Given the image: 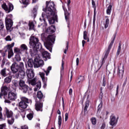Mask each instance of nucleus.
Wrapping results in <instances>:
<instances>
[{
    "instance_id": "obj_1",
    "label": "nucleus",
    "mask_w": 129,
    "mask_h": 129,
    "mask_svg": "<svg viewBox=\"0 0 129 129\" xmlns=\"http://www.w3.org/2000/svg\"><path fill=\"white\" fill-rule=\"evenodd\" d=\"M46 8L43 9V11L45 12V14H44V13L42 14L41 17L42 19L40 18V21L43 22L44 24L46 26V20L44 18V17L46 16V17H50L55 16L56 15V8H55V4L53 2H46Z\"/></svg>"
},
{
    "instance_id": "obj_2",
    "label": "nucleus",
    "mask_w": 129,
    "mask_h": 129,
    "mask_svg": "<svg viewBox=\"0 0 129 129\" xmlns=\"http://www.w3.org/2000/svg\"><path fill=\"white\" fill-rule=\"evenodd\" d=\"M29 44L32 49H30L29 53L31 56H36L38 51H42V44L39 42V39L35 36L30 37Z\"/></svg>"
},
{
    "instance_id": "obj_3",
    "label": "nucleus",
    "mask_w": 129,
    "mask_h": 129,
    "mask_svg": "<svg viewBox=\"0 0 129 129\" xmlns=\"http://www.w3.org/2000/svg\"><path fill=\"white\" fill-rule=\"evenodd\" d=\"M45 41L44 43L45 47H46V49L49 50L50 52H52V45H53V43L55 42V35H48L46 38Z\"/></svg>"
},
{
    "instance_id": "obj_4",
    "label": "nucleus",
    "mask_w": 129,
    "mask_h": 129,
    "mask_svg": "<svg viewBox=\"0 0 129 129\" xmlns=\"http://www.w3.org/2000/svg\"><path fill=\"white\" fill-rule=\"evenodd\" d=\"M21 100L19 104V107H21V108L25 109L28 107V104H32V100L29 99L26 97H22Z\"/></svg>"
},
{
    "instance_id": "obj_5",
    "label": "nucleus",
    "mask_w": 129,
    "mask_h": 129,
    "mask_svg": "<svg viewBox=\"0 0 129 129\" xmlns=\"http://www.w3.org/2000/svg\"><path fill=\"white\" fill-rule=\"evenodd\" d=\"M18 97V94L16 91H10L8 95L7 99L5 100V102L6 103H11V101H15Z\"/></svg>"
},
{
    "instance_id": "obj_6",
    "label": "nucleus",
    "mask_w": 129,
    "mask_h": 129,
    "mask_svg": "<svg viewBox=\"0 0 129 129\" xmlns=\"http://www.w3.org/2000/svg\"><path fill=\"white\" fill-rule=\"evenodd\" d=\"M28 82L29 84L32 85V86H35V85H36V87L34 88V91H38V90L41 88V86H42L41 81H38V82H37V81H36V78L29 80Z\"/></svg>"
},
{
    "instance_id": "obj_7",
    "label": "nucleus",
    "mask_w": 129,
    "mask_h": 129,
    "mask_svg": "<svg viewBox=\"0 0 129 129\" xmlns=\"http://www.w3.org/2000/svg\"><path fill=\"white\" fill-rule=\"evenodd\" d=\"M19 89L21 90L23 93H27L29 89V86L26 84L24 81L20 80L19 82Z\"/></svg>"
},
{
    "instance_id": "obj_8",
    "label": "nucleus",
    "mask_w": 129,
    "mask_h": 129,
    "mask_svg": "<svg viewBox=\"0 0 129 129\" xmlns=\"http://www.w3.org/2000/svg\"><path fill=\"white\" fill-rule=\"evenodd\" d=\"M116 37V34H114L113 35V40L111 41L110 44L109 45L108 48L107 50L106 51V53L105 54V55L104 56V58H103V61L107 58V56H108V54H109V52H110V50L112 47V45H113V43H114V40H115V37Z\"/></svg>"
},
{
    "instance_id": "obj_9",
    "label": "nucleus",
    "mask_w": 129,
    "mask_h": 129,
    "mask_svg": "<svg viewBox=\"0 0 129 129\" xmlns=\"http://www.w3.org/2000/svg\"><path fill=\"white\" fill-rule=\"evenodd\" d=\"M5 22L7 31L9 32H12V30H13L12 27H13V24H14L13 20L10 18H6Z\"/></svg>"
},
{
    "instance_id": "obj_10",
    "label": "nucleus",
    "mask_w": 129,
    "mask_h": 129,
    "mask_svg": "<svg viewBox=\"0 0 129 129\" xmlns=\"http://www.w3.org/2000/svg\"><path fill=\"white\" fill-rule=\"evenodd\" d=\"M10 90V88L8 87L7 86H3L1 89L0 92V98L2 99L3 98V96H6L8 95V93Z\"/></svg>"
},
{
    "instance_id": "obj_11",
    "label": "nucleus",
    "mask_w": 129,
    "mask_h": 129,
    "mask_svg": "<svg viewBox=\"0 0 129 129\" xmlns=\"http://www.w3.org/2000/svg\"><path fill=\"white\" fill-rule=\"evenodd\" d=\"M26 77V72L24 70H19L15 75L16 79H24Z\"/></svg>"
},
{
    "instance_id": "obj_12",
    "label": "nucleus",
    "mask_w": 129,
    "mask_h": 129,
    "mask_svg": "<svg viewBox=\"0 0 129 129\" xmlns=\"http://www.w3.org/2000/svg\"><path fill=\"white\" fill-rule=\"evenodd\" d=\"M2 8L6 11V13H11L12 11L14 10V6L12 4H10L9 5V7H8V6H7V4L6 3H4L2 5Z\"/></svg>"
},
{
    "instance_id": "obj_13",
    "label": "nucleus",
    "mask_w": 129,
    "mask_h": 129,
    "mask_svg": "<svg viewBox=\"0 0 129 129\" xmlns=\"http://www.w3.org/2000/svg\"><path fill=\"white\" fill-rule=\"evenodd\" d=\"M118 71L117 72V76L120 78V79H122L123 77V73L124 72V69L123 68V64L120 63L118 67Z\"/></svg>"
},
{
    "instance_id": "obj_14",
    "label": "nucleus",
    "mask_w": 129,
    "mask_h": 129,
    "mask_svg": "<svg viewBox=\"0 0 129 129\" xmlns=\"http://www.w3.org/2000/svg\"><path fill=\"white\" fill-rule=\"evenodd\" d=\"M34 67L36 68L41 67L44 65V61L42 59H40V58L36 57L34 59Z\"/></svg>"
},
{
    "instance_id": "obj_15",
    "label": "nucleus",
    "mask_w": 129,
    "mask_h": 129,
    "mask_svg": "<svg viewBox=\"0 0 129 129\" xmlns=\"http://www.w3.org/2000/svg\"><path fill=\"white\" fill-rule=\"evenodd\" d=\"M11 70L13 74H16L17 72H19V64L14 62L11 67Z\"/></svg>"
},
{
    "instance_id": "obj_16",
    "label": "nucleus",
    "mask_w": 129,
    "mask_h": 129,
    "mask_svg": "<svg viewBox=\"0 0 129 129\" xmlns=\"http://www.w3.org/2000/svg\"><path fill=\"white\" fill-rule=\"evenodd\" d=\"M26 74L29 79H33V78L35 77V73L32 69H28L26 70Z\"/></svg>"
},
{
    "instance_id": "obj_17",
    "label": "nucleus",
    "mask_w": 129,
    "mask_h": 129,
    "mask_svg": "<svg viewBox=\"0 0 129 129\" xmlns=\"http://www.w3.org/2000/svg\"><path fill=\"white\" fill-rule=\"evenodd\" d=\"M5 115L8 118H11V117H13V115H14V113L13 112V111L6 107L5 110Z\"/></svg>"
},
{
    "instance_id": "obj_18",
    "label": "nucleus",
    "mask_w": 129,
    "mask_h": 129,
    "mask_svg": "<svg viewBox=\"0 0 129 129\" xmlns=\"http://www.w3.org/2000/svg\"><path fill=\"white\" fill-rule=\"evenodd\" d=\"M35 109L37 111H43V103L41 102L37 101L35 103Z\"/></svg>"
},
{
    "instance_id": "obj_19",
    "label": "nucleus",
    "mask_w": 129,
    "mask_h": 129,
    "mask_svg": "<svg viewBox=\"0 0 129 129\" xmlns=\"http://www.w3.org/2000/svg\"><path fill=\"white\" fill-rule=\"evenodd\" d=\"M109 123L110 125H112V126L116 125V124L117 123V119L115 118V116H110Z\"/></svg>"
},
{
    "instance_id": "obj_20",
    "label": "nucleus",
    "mask_w": 129,
    "mask_h": 129,
    "mask_svg": "<svg viewBox=\"0 0 129 129\" xmlns=\"http://www.w3.org/2000/svg\"><path fill=\"white\" fill-rule=\"evenodd\" d=\"M40 52L42 53V55L43 58H44L45 61H47V59H50V53L47 51H43V49L41 47V51Z\"/></svg>"
},
{
    "instance_id": "obj_21",
    "label": "nucleus",
    "mask_w": 129,
    "mask_h": 129,
    "mask_svg": "<svg viewBox=\"0 0 129 129\" xmlns=\"http://www.w3.org/2000/svg\"><path fill=\"white\" fill-rule=\"evenodd\" d=\"M55 26L54 25H51L46 29V32L48 34H53V33H54L55 32Z\"/></svg>"
},
{
    "instance_id": "obj_22",
    "label": "nucleus",
    "mask_w": 129,
    "mask_h": 129,
    "mask_svg": "<svg viewBox=\"0 0 129 129\" xmlns=\"http://www.w3.org/2000/svg\"><path fill=\"white\" fill-rule=\"evenodd\" d=\"M15 46V42H13L11 44H8L5 47V52H10L13 51V47Z\"/></svg>"
},
{
    "instance_id": "obj_23",
    "label": "nucleus",
    "mask_w": 129,
    "mask_h": 129,
    "mask_svg": "<svg viewBox=\"0 0 129 129\" xmlns=\"http://www.w3.org/2000/svg\"><path fill=\"white\" fill-rule=\"evenodd\" d=\"M7 71H10V70L7 69V68H5L4 69H2L0 72V74L3 77H7L9 74L7 73Z\"/></svg>"
},
{
    "instance_id": "obj_24",
    "label": "nucleus",
    "mask_w": 129,
    "mask_h": 129,
    "mask_svg": "<svg viewBox=\"0 0 129 129\" xmlns=\"http://www.w3.org/2000/svg\"><path fill=\"white\" fill-rule=\"evenodd\" d=\"M13 79V76H9L6 77L4 79V83L6 84H9L12 82V80Z\"/></svg>"
},
{
    "instance_id": "obj_25",
    "label": "nucleus",
    "mask_w": 129,
    "mask_h": 129,
    "mask_svg": "<svg viewBox=\"0 0 129 129\" xmlns=\"http://www.w3.org/2000/svg\"><path fill=\"white\" fill-rule=\"evenodd\" d=\"M37 97L39 99V100H42V99H44V98H45V96H44V95H43V93H42L41 91L37 92Z\"/></svg>"
},
{
    "instance_id": "obj_26",
    "label": "nucleus",
    "mask_w": 129,
    "mask_h": 129,
    "mask_svg": "<svg viewBox=\"0 0 129 129\" xmlns=\"http://www.w3.org/2000/svg\"><path fill=\"white\" fill-rule=\"evenodd\" d=\"M20 49H21V51L22 52H25L27 53V52H28V46L25 44H21L20 46Z\"/></svg>"
},
{
    "instance_id": "obj_27",
    "label": "nucleus",
    "mask_w": 129,
    "mask_h": 129,
    "mask_svg": "<svg viewBox=\"0 0 129 129\" xmlns=\"http://www.w3.org/2000/svg\"><path fill=\"white\" fill-rule=\"evenodd\" d=\"M28 66L30 68H32L33 66H35V62L33 61V59L30 58L28 59Z\"/></svg>"
},
{
    "instance_id": "obj_28",
    "label": "nucleus",
    "mask_w": 129,
    "mask_h": 129,
    "mask_svg": "<svg viewBox=\"0 0 129 129\" xmlns=\"http://www.w3.org/2000/svg\"><path fill=\"white\" fill-rule=\"evenodd\" d=\"M54 17H55V15H53L52 17H49L46 16L47 19H48L49 23L50 25H53L55 23V20L54 19Z\"/></svg>"
},
{
    "instance_id": "obj_29",
    "label": "nucleus",
    "mask_w": 129,
    "mask_h": 129,
    "mask_svg": "<svg viewBox=\"0 0 129 129\" xmlns=\"http://www.w3.org/2000/svg\"><path fill=\"white\" fill-rule=\"evenodd\" d=\"M62 8L63 11H64L65 19L66 21H68L69 20V16L70 14H69V13H68V12L66 11V9L65 8V7H64V6H62Z\"/></svg>"
},
{
    "instance_id": "obj_30",
    "label": "nucleus",
    "mask_w": 129,
    "mask_h": 129,
    "mask_svg": "<svg viewBox=\"0 0 129 129\" xmlns=\"http://www.w3.org/2000/svg\"><path fill=\"white\" fill-rule=\"evenodd\" d=\"M14 53H15L17 54L20 55V54H22V49L20 47V48L18 47H15L14 48Z\"/></svg>"
},
{
    "instance_id": "obj_31",
    "label": "nucleus",
    "mask_w": 129,
    "mask_h": 129,
    "mask_svg": "<svg viewBox=\"0 0 129 129\" xmlns=\"http://www.w3.org/2000/svg\"><path fill=\"white\" fill-rule=\"evenodd\" d=\"M92 5L93 6V8L94 9V18H95V15L96 14V6L95 5V2L94 1H92Z\"/></svg>"
},
{
    "instance_id": "obj_32",
    "label": "nucleus",
    "mask_w": 129,
    "mask_h": 129,
    "mask_svg": "<svg viewBox=\"0 0 129 129\" xmlns=\"http://www.w3.org/2000/svg\"><path fill=\"white\" fill-rule=\"evenodd\" d=\"M19 69V70H25V67L24 66V62H20L19 63V65H18Z\"/></svg>"
},
{
    "instance_id": "obj_33",
    "label": "nucleus",
    "mask_w": 129,
    "mask_h": 129,
    "mask_svg": "<svg viewBox=\"0 0 129 129\" xmlns=\"http://www.w3.org/2000/svg\"><path fill=\"white\" fill-rule=\"evenodd\" d=\"M112 8V6H111V5H109L106 11L107 15H110V13H111Z\"/></svg>"
},
{
    "instance_id": "obj_34",
    "label": "nucleus",
    "mask_w": 129,
    "mask_h": 129,
    "mask_svg": "<svg viewBox=\"0 0 129 129\" xmlns=\"http://www.w3.org/2000/svg\"><path fill=\"white\" fill-rule=\"evenodd\" d=\"M29 27V30H34L35 25H34V22H29L28 24Z\"/></svg>"
},
{
    "instance_id": "obj_35",
    "label": "nucleus",
    "mask_w": 129,
    "mask_h": 129,
    "mask_svg": "<svg viewBox=\"0 0 129 129\" xmlns=\"http://www.w3.org/2000/svg\"><path fill=\"white\" fill-rule=\"evenodd\" d=\"M14 122H15V118L12 117L11 119H9L8 120V123L9 124L12 125L13 124V123H14Z\"/></svg>"
},
{
    "instance_id": "obj_36",
    "label": "nucleus",
    "mask_w": 129,
    "mask_h": 129,
    "mask_svg": "<svg viewBox=\"0 0 129 129\" xmlns=\"http://www.w3.org/2000/svg\"><path fill=\"white\" fill-rule=\"evenodd\" d=\"M84 35V39L87 40V42H89V38L87 37V31H85L83 33Z\"/></svg>"
},
{
    "instance_id": "obj_37",
    "label": "nucleus",
    "mask_w": 129,
    "mask_h": 129,
    "mask_svg": "<svg viewBox=\"0 0 129 129\" xmlns=\"http://www.w3.org/2000/svg\"><path fill=\"white\" fill-rule=\"evenodd\" d=\"M109 25V19L107 18L104 24V28L105 29H107L108 28V25Z\"/></svg>"
},
{
    "instance_id": "obj_38",
    "label": "nucleus",
    "mask_w": 129,
    "mask_h": 129,
    "mask_svg": "<svg viewBox=\"0 0 129 129\" xmlns=\"http://www.w3.org/2000/svg\"><path fill=\"white\" fill-rule=\"evenodd\" d=\"M22 4H23V5L25 6V8L26 7H27V6L29 5L30 4V1L29 0H22Z\"/></svg>"
},
{
    "instance_id": "obj_39",
    "label": "nucleus",
    "mask_w": 129,
    "mask_h": 129,
    "mask_svg": "<svg viewBox=\"0 0 129 129\" xmlns=\"http://www.w3.org/2000/svg\"><path fill=\"white\" fill-rule=\"evenodd\" d=\"M15 59L16 61H17V62H20L22 59L21 58V56H20V54H16L15 57Z\"/></svg>"
},
{
    "instance_id": "obj_40",
    "label": "nucleus",
    "mask_w": 129,
    "mask_h": 129,
    "mask_svg": "<svg viewBox=\"0 0 129 129\" xmlns=\"http://www.w3.org/2000/svg\"><path fill=\"white\" fill-rule=\"evenodd\" d=\"M78 80H79V81H78V83H82V82H83V81H84L85 78L83 76H80L79 77V78H78Z\"/></svg>"
},
{
    "instance_id": "obj_41",
    "label": "nucleus",
    "mask_w": 129,
    "mask_h": 129,
    "mask_svg": "<svg viewBox=\"0 0 129 129\" xmlns=\"http://www.w3.org/2000/svg\"><path fill=\"white\" fill-rule=\"evenodd\" d=\"M5 41H6L7 42H11L13 38H12V37H11V36L10 35H8L7 36H6V37L5 38Z\"/></svg>"
},
{
    "instance_id": "obj_42",
    "label": "nucleus",
    "mask_w": 129,
    "mask_h": 129,
    "mask_svg": "<svg viewBox=\"0 0 129 129\" xmlns=\"http://www.w3.org/2000/svg\"><path fill=\"white\" fill-rule=\"evenodd\" d=\"M13 56H14V52L13 51V50H11L10 51H8V58H9V59H11V58H12V57H13Z\"/></svg>"
},
{
    "instance_id": "obj_43",
    "label": "nucleus",
    "mask_w": 129,
    "mask_h": 129,
    "mask_svg": "<svg viewBox=\"0 0 129 129\" xmlns=\"http://www.w3.org/2000/svg\"><path fill=\"white\" fill-rule=\"evenodd\" d=\"M34 116V114L33 113H30L29 114H27V117L29 119V120H32V118H33V116Z\"/></svg>"
},
{
    "instance_id": "obj_44",
    "label": "nucleus",
    "mask_w": 129,
    "mask_h": 129,
    "mask_svg": "<svg viewBox=\"0 0 129 129\" xmlns=\"http://www.w3.org/2000/svg\"><path fill=\"white\" fill-rule=\"evenodd\" d=\"M51 69H52L51 67H48L47 71H44V72H45V73H46V76H48V74H49V73H50V71H51Z\"/></svg>"
},
{
    "instance_id": "obj_45",
    "label": "nucleus",
    "mask_w": 129,
    "mask_h": 129,
    "mask_svg": "<svg viewBox=\"0 0 129 129\" xmlns=\"http://www.w3.org/2000/svg\"><path fill=\"white\" fill-rule=\"evenodd\" d=\"M62 124V117L61 115L58 116V125L59 127L61 126V124Z\"/></svg>"
},
{
    "instance_id": "obj_46",
    "label": "nucleus",
    "mask_w": 129,
    "mask_h": 129,
    "mask_svg": "<svg viewBox=\"0 0 129 129\" xmlns=\"http://www.w3.org/2000/svg\"><path fill=\"white\" fill-rule=\"evenodd\" d=\"M113 78V75L111 74L110 72H109V74H108V79H110L111 80H112Z\"/></svg>"
},
{
    "instance_id": "obj_47",
    "label": "nucleus",
    "mask_w": 129,
    "mask_h": 129,
    "mask_svg": "<svg viewBox=\"0 0 129 129\" xmlns=\"http://www.w3.org/2000/svg\"><path fill=\"white\" fill-rule=\"evenodd\" d=\"M89 106V103H86L85 108H84V112L86 113L87 112V108H88Z\"/></svg>"
},
{
    "instance_id": "obj_48",
    "label": "nucleus",
    "mask_w": 129,
    "mask_h": 129,
    "mask_svg": "<svg viewBox=\"0 0 129 129\" xmlns=\"http://www.w3.org/2000/svg\"><path fill=\"white\" fill-rule=\"evenodd\" d=\"M69 47V42H67V43H66V49H65L64 51V54H67V51H68Z\"/></svg>"
},
{
    "instance_id": "obj_49",
    "label": "nucleus",
    "mask_w": 129,
    "mask_h": 129,
    "mask_svg": "<svg viewBox=\"0 0 129 129\" xmlns=\"http://www.w3.org/2000/svg\"><path fill=\"white\" fill-rule=\"evenodd\" d=\"M39 75L40 77H41V79H42L43 81L45 80V74L44 73L40 72Z\"/></svg>"
},
{
    "instance_id": "obj_50",
    "label": "nucleus",
    "mask_w": 129,
    "mask_h": 129,
    "mask_svg": "<svg viewBox=\"0 0 129 129\" xmlns=\"http://www.w3.org/2000/svg\"><path fill=\"white\" fill-rule=\"evenodd\" d=\"M4 28H5V26H4V22H3V21L0 20V31H2Z\"/></svg>"
},
{
    "instance_id": "obj_51",
    "label": "nucleus",
    "mask_w": 129,
    "mask_h": 129,
    "mask_svg": "<svg viewBox=\"0 0 129 129\" xmlns=\"http://www.w3.org/2000/svg\"><path fill=\"white\" fill-rule=\"evenodd\" d=\"M32 13L33 15V17L35 18L36 16H37V10H36V9H33V10L32 11Z\"/></svg>"
},
{
    "instance_id": "obj_52",
    "label": "nucleus",
    "mask_w": 129,
    "mask_h": 129,
    "mask_svg": "<svg viewBox=\"0 0 129 129\" xmlns=\"http://www.w3.org/2000/svg\"><path fill=\"white\" fill-rule=\"evenodd\" d=\"M91 122L92 124H96V118L95 117H92L91 118Z\"/></svg>"
},
{
    "instance_id": "obj_53",
    "label": "nucleus",
    "mask_w": 129,
    "mask_h": 129,
    "mask_svg": "<svg viewBox=\"0 0 129 129\" xmlns=\"http://www.w3.org/2000/svg\"><path fill=\"white\" fill-rule=\"evenodd\" d=\"M103 86L105 87L106 85V80H105V77L104 76L103 78Z\"/></svg>"
},
{
    "instance_id": "obj_54",
    "label": "nucleus",
    "mask_w": 129,
    "mask_h": 129,
    "mask_svg": "<svg viewBox=\"0 0 129 129\" xmlns=\"http://www.w3.org/2000/svg\"><path fill=\"white\" fill-rule=\"evenodd\" d=\"M5 64H6V60L3 59L2 60L1 68H4V66H5Z\"/></svg>"
},
{
    "instance_id": "obj_55",
    "label": "nucleus",
    "mask_w": 129,
    "mask_h": 129,
    "mask_svg": "<svg viewBox=\"0 0 129 129\" xmlns=\"http://www.w3.org/2000/svg\"><path fill=\"white\" fill-rule=\"evenodd\" d=\"M69 116V114L68 113H66L65 114V121L68 120V117Z\"/></svg>"
},
{
    "instance_id": "obj_56",
    "label": "nucleus",
    "mask_w": 129,
    "mask_h": 129,
    "mask_svg": "<svg viewBox=\"0 0 129 129\" xmlns=\"http://www.w3.org/2000/svg\"><path fill=\"white\" fill-rule=\"evenodd\" d=\"M102 108V101H101L100 104L98 106V110Z\"/></svg>"
},
{
    "instance_id": "obj_57",
    "label": "nucleus",
    "mask_w": 129,
    "mask_h": 129,
    "mask_svg": "<svg viewBox=\"0 0 129 129\" xmlns=\"http://www.w3.org/2000/svg\"><path fill=\"white\" fill-rule=\"evenodd\" d=\"M21 129H29V127L27 125H24L21 126Z\"/></svg>"
},
{
    "instance_id": "obj_58",
    "label": "nucleus",
    "mask_w": 129,
    "mask_h": 129,
    "mask_svg": "<svg viewBox=\"0 0 129 129\" xmlns=\"http://www.w3.org/2000/svg\"><path fill=\"white\" fill-rule=\"evenodd\" d=\"M2 110L3 109L2 108V107L0 106V119L3 118V113H2Z\"/></svg>"
},
{
    "instance_id": "obj_59",
    "label": "nucleus",
    "mask_w": 129,
    "mask_h": 129,
    "mask_svg": "<svg viewBox=\"0 0 129 129\" xmlns=\"http://www.w3.org/2000/svg\"><path fill=\"white\" fill-rule=\"evenodd\" d=\"M120 51H121V47H118V49L117 51V55H119V53H120Z\"/></svg>"
},
{
    "instance_id": "obj_60",
    "label": "nucleus",
    "mask_w": 129,
    "mask_h": 129,
    "mask_svg": "<svg viewBox=\"0 0 129 129\" xmlns=\"http://www.w3.org/2000/svg\"><path fill=\"white\" fill-rule=\"evenodd\" d=\"M64 61L62 60L61 70H64Z\"/></svg>"
},
{
    "instance_id": "obj_61",
    "label": "nucleus",
    "mask_w": 129,
    "mask_h": 129,
    "mask_svg": "<svg viewBox=\"0 0 129 129\" xmlns=\"http://www.w3.org/2000/svg\"><path fill=\"white\" fill-rule=\"evenodd\" d=\"M4 127H6L5 124H0V129H4Z\"/></svg>"
},
{
    "instance_id": "obj_62",
    "label": "nucleus",
    "mask_w": 129,
    "mask_h": 129,
    "mask_svg": "<svg viewBox=\"0 0 129 129\" xmlns=\"http://www.w3.org/2000/svg\"><path fill=\"white\" fill-rule=\"evenodd\" d=\"M119 88V86L118 85L117 86V88H116V95H117L118 94V89Z\"/></svg>"
},
{
    "instance_id": "obj_63",
    "label": "nucleus",
    "mask_w": 129,
    "mask_h": 129,
    "mask_svg": "<svg viewBox=\"0 0 129 129\" xmlns=\"http://www.w3.org/2000/svg\"><path fill=\"white\" fill-rule=\"evenodd\" d=\"M76 63H77V66H78V64H79V58H77Z\"/></svg>"
},
{
    "instance_id": "obj_64",
    "label": "nucleus",
    "mask_w": 129,
    "mask_h": 129,
    "mask_svg": "<svg viewBox=\"0 0 129 129\" xmlns=\"http://www.w3.org/2000/svg\"><path fill=\"white\" fill-rule=\"evenodd\" d=\"M125 85H126V80H125L123 83V85H122L123 87H124Z\"/></svg>"
}]
</instances>
